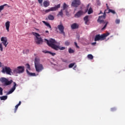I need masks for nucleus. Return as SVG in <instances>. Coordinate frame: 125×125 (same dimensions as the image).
I'll list each match as a JSON object with an SVG mask.
<instances>
[{
    "instance_id": "55",
    "label": "nucleus",
    "mask_w": 125,
    "mask_h": 125,
    "mask_svg": "<svg viewBox=\"0 0 125 125\" xmlns=\"http://www.w3.org/2000/svg\"><path fill=\"white\" fill-rule=\"evenodd\" d=\"M48 33H49V31H48Z\"/></svg>"
},
{
    "instance_id": "28",
    "label": "nucleus",
    "mask_w": 125,
    "mask_h": 125,
    "mask_svg": "<svg viewBox=\"0 0 125 125\" xmlns=\"http://www.w3.org/2000/svg\"><path fill=\"white\" fill-rule=\"evenodd\" d=\"M87 57L88 59H90V60H93V56H92L91 54L88 55Z\"/></svg>"
},
{
    "instance_id": "18",
    "label": "nucleus",
    "mask_w": 125,
    "mask_h": 125,
    "mask_svg": "<svg viewBox=\"0 0 125 125\" xmlns=\"http://www.w3.org/2000/svg\"><path fill=\"white\" fill-rule=\"evenodd\" d=\"M26 73L28 74V76H30V77H36V73H30L27 69H26Z\"/></svg>"
},
{
    "instance_id": "25",
    "label": "nucleus",
    "mask_w": 125,
    "mask_h": 125,
    "mask_svg": "<svg viewBox=\"0 0 125 125\" xmlns=\"http://www.w3.org/2000/svg\"><path fill=\"white\" fill-rule=\"evenodd\" d=\"M75 64V62H73V63H70V64H69L68 65V67L69 68H71L72 67L74 66Z\"/></svg>"
},
{
    "instance_id": "7",
    "label": "nucleus",
    "mask_w": 125,
    "mask_h": 125,
    "mask_svg": "<svg viewBox=\"0 0 125 125\" xmlns=\"http://www.w3.org/2000/svg\"><path fill=\"white\" fill-rule=\"evenodd\" d=\"M25 71V67L23 66H18L13 70L14 74H22Z\"/></svg>"
},
{
    "instance_id": "12",
    "label": "nucleus",
    "mask_w": 125,
    "mask_h": 125,
    "mask_svg": "<svg viewBox=\"0 0 125 125\" xmlns=\"http://www.w3.org/2000/svg\"><path fill=\"white\" fill-rule=\"evenodd\" d=\"M59 8H61V5L60 4H59L57 6H55V7H52V8H50V9H48V13L49 12H53L54 11H57V10H58Z\"/></svg>"
},
{
    "instance_id": "32",
    "label": "nucleus",
    "mask_w": 125,
    "mask_h": 125,
    "mask_svg": "<svg viewBox=\"0 0 125 125\" xmlns=\"http://www.w3.org/2000/svg\"><path fill=\"white\" fill-rule=\"evenodd\" d=\"M2 91H3V89H2V88L0 87V95H2L3 94Z\"/></svg>"
},
{
    "instance_id": "44",
    "label": "nucleus",
    "mask_w": 125,
    "mask_h": 125,
    "mask_svg": "<svg viewBox=\"0 0 125 125\" xmlns=\"http://www.w3.org/2000/svg\"><path fill=\"white\" fill-rule=\"evenodd\" d=\"M29 49H26L25 50V52H26V53H29Z\"/></svg>"
},
{
    "instance_id": "27",
    "label": "nucleus",
    "mask_w": 125,
    "mask_h": 125,
    "mask_svg": "<svg viewBox=\"0 0 125 125\" xmlns=\"http://www.w3.org/2000/svg\"><path fill=\"white\" fill-rule=\"evenodd\" d=\"M68 52L70 54H72L73 53H74V50L71 49V48H70L68 50Z\"/></svg>"
},
{
    "instance_id": "16",
    "label": "nucleus",
    "mask_w": 125,
    "mask_h": 125,
    "mask_svg": "<svg viewBox=\"0 0 125 125\" xmlns=\"http://www.w3.org/2000/svg\"><path fill=\"white\" fill-rule=\"evenodd\" d=\"M5 26L6 27V30L7 32H9V27H10V21H7L5 23Z\"/></svg>"
},
{
    "instance_id": "48",
    "label": "nucleus",
    "mask_w": 125,
    "mask_h": 125,
    "mask_svg": "<svg viewBox=\"0 0 125 125\" xmlns=\"http://www.w3.org/2000/svg\"><path fill=\"white\" fill-rule=\"evenodd\" d=\"M45 41H46V42L47 43V39H45Z\"/></svg>"
},
{
    "instance_id": "14",
    "label": "nucleus",
    "mask_w": 125,
    "mask_h": 125,
    "mask_svg": "<svg viewBox=\"0 0 125 125\" xmlns=\"http://www.w3.org/2000/svg\"><path fill=\"white\" fill-rule=\"evenodd\" d=\"M69 8V6L66 4V3H64L62 5V10L63 11H65L66 13V15H68V9Z\"/></svg>"
},
{
    "instance_id": "39",
    "label": "nucleus",
    "mask_w": 125,
    "mask_h": 125,
    "mask_svg": "<svg viewBox=\"0 0 125 125\" xmlns=\"http://www.w3.org/2000/svg\"><path fill=\"white\" fill-rule=\"evenodd\" d=\"M88 21H89L88 17H87L86 21L85 22V24H88Z\"/></svg>"
},
{
    "instance_id": "9",
    "label": "nucleus",
    "mask_w": 125,
    "mask_h": 125,
    "mask_svg": "<svg viewBox=\"0 0 125 125\" xmlns=\"http://www.w3.org/2000/svg\"><path fill=\"white\" fill-rule=\"evenodd\" d=\"M81 2L80 0H73L71 3L72 7L77 8L81 5Z\"/></svg>"
},
{
    "instance_id": "40",
    "label": "nucleus",
    "mask_w": 125,
    "mask_h": 125,
    "mask_svg": "<svg viewBox=\"0 0 125 125\" xmlns=\"http://www.w3.org/2000/svg\"><path fill=\"white\" fill-rule=\"evenodd\" d=\"M48 27L50 28V30H52L51 26L50 25V23H49L48 22Z\"/></svg>"
},
{
    "instance_id": "23",
    "label": "nucleus",
    "mask_w": 125,
    "mask_h": 125,
    "mask_svg": "<svg viewBox=\"0 0 125 125\" xmlns=\"http://www.w3.org/2000/svg\"><path fill=\"white\" fill-rule=\"evenodd\" d=\"M92 13H93L92 8L90 7V8H89V10H88V15H90L91 14H92Z\"/></svg>"
},
{
    "instance_id": "1",
    "label": "nucleus",
    "mask_w": 125,
    "mask_h": 125,
    "mask_svg": "<svg viewBox=\"0 0 125 125\" xmlns=\"http://www.w3.org/2000/svg\"><path fill=\"white\" fill-rule=\"evenodd\" d=\"M48 45L56 51H58V50H65V47H61L60 43H58L55 39H53L52 38L48 40Z\"/></svg>"
},
{
    "instance_id": "51",
    "label": "nucleus",
    "mask_w": 125,
    "mask_h": 125,
    "mask_svg": "<svg viewBox=\"0 0 125 125\" xmlns=\"http://www.w3.org/2000/svg\"><path fill=\"white\" fill-rule=\"evenodd\" d=\"M102 13V11H101L100 14H101Z\"/></svg>"
},
{
    "instance_id": "8",
    "label": "nucleus",
    "mask_w": 125,
    "mask_h": 125,
    "mask_svg": "<svg viewBox=\"0 0 125 125\" xmlns=\"http://www.w3.org/2000/svg\"><path fill=\"white\" fill-rule=\"evenodd\" d=\"M2 72L3 74H5L6 73L7 75H11V73H12L11 71V68L7 66H5L2 68Z\"/></svg>"
},
{
    "instance_id": "46",
    "label": "nucleus",
    "mask_w": 125,
    "mask_h": 125,
    "mask_svg": "<svg viewBox=\"0 0 125 125\" xmlns=\"http://www.w3.org/2000/svg\"><path fill=\"white\" fill-rule=\"evenodd\" d=\"M42 52H43V53H47V50L42 51Z\"/></svg>"
},
{
    "instance_id": "13",
    "label": "nucleus",
    "mask_w": 125,
    "mask_h": 125,
    "mask_svg": "<svg viewBox=\"0 0 125 125\" xmlns=\"http://www.w3.org/2000/svg\"><path fill=\"white\" fill-rule=\"evenodd\" d=\"M16 85H17V84H16V83L14 82V85L11 88V89L7 93V95H9V94H11L15 89H16Z\"/></svg>"
},
{
    "instance_id": "31",
    "label": "nucleus",
    "mask_w": 125,
    "mask_h": 125,
    "mask_svg": "<svg viewBox=\"0 0 125 125\" xmlns=\"http://www.w3.org/2000/svg\"><path fill=\"white\" fill-rule=\"evenodd\" d=\"M0 51H3V47H2V44L0 43Z\"/></svg>"
},
{
    "instance_id": "21",
    "label": "nucleus",
    "mask_w": 125,
    "mask_h": 125,
    "mask_svg": "<svg viewBox=\"0 0 125 125\" xmlns=\"http://www.w3.org/2000/svg\"><path fill=\"white\" fill-rule=\"evenodd\" d=\"M7 4H4V5L0 6V12H1V10H3L4 9V6H6Z\"/></svg>"
},
{
    "instance_id": "24",
    "label": "nucleus",
    "mask_w": 125,
    "mask_h": 125,
    "mask_svg": "<svg viewBox=\"0 0 125 125\" xmlns=\"http://www.w3.org/2000/svg\"><path fill=\"white\" fill-rule=\"evenodd\" d=\"M0 99H1V100H6V99H7V96H2L0 97Z\"/></svg>"
},
{
    "instance_id": "2",
    "label": "nucleus",
    "mask_w": 125,
    "mask_h": 125,
    "mask_svg": "<svg viewBox=\"0 0 125 125\" xmlns=\"http://www.w3.org/2000/svg\"><path fill=\"white\" fill-rule=\"evenodd\" d=\"M106 7H107V10H105L104 11V13L103 16H101V17H99V19L97 20V22H99L100 24L105 23V24L104 25V27H103V28H102V30H104L105 29V28H106V27L108 23V21L105 22L104 21V20H105V19L106 13V12H108L109 9L108 4H106Z\"/></svg>"
},
{
    "instance_id": "49",
    "label": "nucleus",
    "mask_w": 125,
    "mask_h": 125,
    "mask_svg": "<svg viewBox=\"0 0 125 125\" xmlns=\"http://www.w3.org/2000/svg\"><path fill=\"white\" fill-rule=\"evenodd\" d=\"M50 2L48 1V6L49 5Z\"/></svg>"
},
{
    "instance_id": "26",
    "label": "nucleus",
    "mask_w": 125,
    "mask_h": 125,
    "mask_svg": "<svg viewBox=\"0 0 125 125\" xmlns=\"http://www.w3.org/2000/svg\"><path fill=\"white\" fill-rule=\"evenodd\" d=\"M48 54H50V55L53 56V57L56 55V53H52V52H50V51H48Z\"/></svg>"
},
{
    "instance_id": "10",
    "label": "nucleus",
    "mask_w": 125,
    "mask_h": 125,
    "mask_svg": "<svg viewBox=\"0 0 125 125\" xmlns=\"http://www.w3.org/2000/svg\"><path fill=\"white\" fill-rule=\"evenodd\" d=\"M1 42L2 43V44H3V45L5 46V47H6L7 46V44H8V42H7V38L6 37H1Z\"/></svg>"
},
{
    "instance_id": "52",
    "label": "nucleus",
    "mask_w": 125,
    "mask_h": 125,
    "mask_svg": "<svg viewBox=\"0 0 125 125\" xmlns=\"http://www.w3.org/2000/svg\"><path fill=\"white\" fill-rule=\"evenodd\" d=\"M45 11H46V12H47V10H46Z\"/></svg>"
},
{
    "instance_id": "47",
    "label": "nucleus",
    "mask_w": 125,
    "mask_h": 125,
    "mask_svg": "<svg viewBox=\"0 0 125 125\" xmlns=\"http://www.w3.org/2000/svg\"><path fill=\"white\" fill-rule=\"evenodd\" d=\"M2 65V63L1 62H0V68L1 67Z\"/></svg>"
},
{
    "instance_id": "5",
    "label": "nucleus",
    "mask_w": 125,
    "mask_h": 125,
    "mask_svg": "<svg viewBox=\"0 0 125 125\" xmlns=\"http://www.w3.org/2000/svg\"><path fill=\"white\" fill-rule=\"evenodd\" d=\"M109 35V33L108 32H107L106 34H102L100 35V34H97L96 35L95 37V41H99L101 40V41H102L103 40H105L106 39V37L107 36H108Z\"/></svg>"
},
{
    "instance_id": "4",
    "label": "nucleus",
    "mask_w": 125,
    "mask_h": 125,
    "mask_svg": "<svg viewBox=\"0 0 125 125\" xmlns=\"http://www.w3.org/2000/svg\"><path fill=\"white\" fill-rule=\"evenodd\" d=\"M32 35L35 37L34 38V41L36 44H42L43 40H42V38L41 37V35L39 33L32 32Z\"/></svg>"
},
{
    "instance_id": "37",
    "label": "nucleus",
    "mask_w": 125,
    "mask_h": 125,
    "mask_svg": "<svg viewBox=\"0 0 125 125\" xmlns=\"http://www.w3.org/2000/svg\"><path fill=\"white\" fill-rule=\"evenodd\" d=\"M115 110H116V107H112L111 108V111H115Z\"/></svg>"
},
{
    "instance_id": "43",
    "label": "nucleus",
    "mask_w": 125,
    "mask_h": 125,
    "mask_svg": "<svg viewBox=\"0 0 125 125\" xmlns=\"http://www.w3.org/2000/svg\"><path fill=\"white\" fill-rule=\"evenodd\" d=\"M39 3L42 4V0H38Z\"/></svg>"
},
{
    "instance_id": "19",
    "label": "nucleus",
    "mask_w": 125,
    "mask_h": 125,
    "mask_svg": "<svg viewBox=\"0 0 125 125\" xmlns=\"http://www.w3.org/2000/svg\"><path fill=\"white\" fill-rule=\"evenodd\" d=\"M21 105V101H20L19 104L15 106L14 113H16L17 112V109H18V107Z\"/></svg>"
},
{
    "instance_id": "22",
    "label": "nucleus",
    "mask_w": 125,
    "mask_h": 125,
    "mask_svg": "<svg viewBox=\"0 0 125 125\" xmlns=\"http://www.w3.org/2000/svg\"><path fill=\"white\" fill-rule=\"evenodd\" d=\"M48 19H49V20L50 21H53L54 20V16H52V15H49L48 16Z\"/></svg>"
},
{
    "instance_id": "17",
    "label": "nucleus",
    "mask_w": 125,
    "mask_h": 125,
    "mask_svg": "<svg viewBox=\"0 0 125 125\" xmlns=\"http://www.w3.org/2000/svg\"><path fill=\"white\" fill-rule=\"evenodd\" d=\"M71 27L72 29H77L79 27V25L78 23H73L71 24Z\"/></svg>"
},
{
    "instance_id": "3",
    "label": "nucleus",
    "mask_w": 125,
    "mask_h": 125,
    "mask_svg": "<svg viewBox=\"0 0 125 125\" xmlns=\"http://www.w3.org/2000/svg\"><path fill=\"white\" fill-rule=\"evenodd\" d=\"M35 67L36 72L40 73L43 70V66L42 64L40 63V59L35 58L34 60Z\"/></svg>"
},
{
    "instance_id": "54",
    "label": "nucleus",
    "mask_w": 125,
    "mask_h": 125,
    "mask_svg": "<svg viewBox=\"0 0 125 125\" xmlns=\"http://www.w3.org/2000/svg\"><path fill=\"white\" fill-rule=\"evenodd\" d=\"M34 55L36 56V54H35Z\"/></svg>"
},
{
    "instance_id": "53",
    "label": "nucleus",
    "mask_w": 125,
    "mask_h": 125,
    "mask_svg": "<svg viewBox=\"0 0 125 125\" xmlns=\"http://www.w3.org/2000/svg\"><path fill=\"white\" fill-rule=\"evenodd\" d=\"M74 67H76V65L74 66Z\"/></svg>"
},
{
    "instance_id": "38",
    "label": "nucleus",
    "mask_w": 125,
    "mask_h": 125,
    "mask_svg": "<svg viewBox=\"0 0 125 125\" xmlns=\"http://www.w3.org/2000/svg\"><path fill=\"white\" fill-rule=\"evenodd\" d=\"M89 7V4L87 5V9L85 10V13H87V11H88V8Z\"/></svg>"
},
{
    "instance_id": "41",
    "label": "nucleus",
    "mask_w": 125,
    "mask_h": 125,
    "mask_svg": "<svg viewBox=\"0 0 125 125\" xmlns=\"http://www.w3.org/2000/svg\"><path fill=\"white\" fill-rule=\"evenodd\" d=\"M75 45L76 48H80V47H79V46H78V45L77 42H75Z\"/></svg>"
},
{
    "instance_id": "35",
    "label": "nucleus",
    "mask_w": 125,
    "mask_h": 125,
    "mask_svg": "<svg viewBox=\"0 0 125 125\" xmlns=\"http://www.w3.org/2000/svg\"><path fill=\"white\" fill-rule=\"evenodd\" d=\"M26 67L27 69H30V64H29V63L26 64Z\"/></svg>"
},
{
    "instance_id": "42",
    "label": "nucleus",
    "mask_w": 125,
    "mask_h": 125,
    "mask_svg": "<svg viewBox=\"0 0 125 125\" xmlns=\"http://www.w3.org/2000/svg\"><path fill=\"white\" fill-rule=\"evenodd\" d=\"M42 22L45 25V26H47V22H46L45 21H42Z\"/></svg>"
},
{
    "instance_id": "45",
    "label": "nucleus",
    "mask_w": 125,
    "mask_h": 125,
    "mask_svg": "<svg viewBox=\"0 0 125 125\" xmlns=\"http://www.w3.org/2000/svg\"><path fill=\"white\" fill-rule=\"evenodd\" d=\"M96 42H94L93 43H92V45H93V46L96 45Z\"/></svg>"
},
{
    "instance_id": "33",
    "label": "nucleus",
    "mask_w": 125,
    "mask_h": 125,
    "mask_svg": "<svg viewBox=\"0 0 125 125\" xmlns=\"http://www.w3.org/2000/svg\"><path fill=\"white\" fill-rule=\"evenodd\" d=\"M115 22L117 24H119L120 23V20L117 19L115 20Z\"/></svg>"
},
{
    "instance_id": "36",
    "label": "nucleus",
    "mask_w": 125,
    "mask_h": 125,
    "mask_svg": "<svg viewBox=\"0 0 125 125\" xmlns=\"http://www.w3.org/2000/svg\"><path fill=\"white\" fill-rule=\"evenodd\" d=\"M65 44L66 45V46H69L70 45V42H68V41H66L65 42Z\"/></svg>"
},
{
    "instance_id": "15",
    "label": "nucleus",
    "mask_w": 125,
    "mask_h": 125,
    "mask_svg": "<svg viewBox=\"0 0 125 125\" xmlns=\"http://www.w3.org/2000/svg\"><path fill=\"white\" fill-rule=\"evenodd\" d=\"M84 13L83 11H79V12H77L76 14L75 15V18H80L81 16H83V15Z\"/></svg>"
},
{
    "instance_id": "34",
    "label": "nucleus",
    "mask_w": 125,
    "mask_h": 125,
    "mask_svg": "<svg viewBox=\"0 0 125 125\" xmlns=\"http://www.w3.org/2000/svg\"><path fill=\"white\" fill-rule=\"evenodd\" d=\"M88 17V16H85V17H84V18H83V20L85 22H86Z\"/></svg>"
},
{
    "instance_id": "29",
    "label": "nucleus",
    "mask_w": 125,
    "mask_h": 125,
    "mask_svg": "<svg viewBox=\"0 0 125 125\" xmlns=\"http://www.w3.org/2000/svg\"><path fill=\"white\" fill-rule=\"evenodd\" d=\"M43 6L44 7H47V1L45 0L43 2Z\"/></svg>"
},
{
    "instance_id": "11",
    "label": "nucleus",
    "mask_w": 125,
    "mask_h": 125,
    "mask_svg": "<svg viewBox=\"0 0 125 125\" xmlns=\"http://www.w3.org/2000/svg\"><path fill=\"white\" fill-rule=\"evenodd\" d=\"M58 28L60 32V33L63 34V35H65V32L64 31V27L62 24H60L58 25Z\"/></svg>"
},
{
    "instance_id": "6",
    "label": "nucleus",
    "mask_w": 125,
    "mask_h": 125,
    "mask_svg": "<svg viewBox=\"0 0 125 125\" xmlns=\"http://www.w3.org/2000/svg\"><path fill=\"white\" fill-rule=\"evenodd\" d=\"M0 82H1L2 83H4L3 84L5 86L7 85H10V84L12 83H13V81L11 80L10 81H8V79L4 77H2L0 78Z\"/></svg>"
},
{
    "instance_id": "20",
    "label": "nucleus",
    "mask_w": 125,
    "mask_h": 125,
    "mask_svg": "<svg viewBox=\"0 0 125 125\" xmlns=\"http://www.w3.org/2000/svg\"><path fill=\"white\" fill-rule=\"evenodd\" d=\"M109 13H112V14H113L114 15L116 14L115 11H114V10H111V9H109L108 12H106L107 14H109Z\"/></svg>"
},
{
    "instance_id": "30",
    "label": "nucleus",
    "mask_w": 125,
    "mask_h": 125,
    "mask_svg": "<svg viewBox=\"0 0 125 125\" xmlns=\"http://www.w3.org/2000/svg\"><path fill=\"white\" fill-rule=\"evenodd\" d=\"M58 15H59L61 17H63V10H61V11L59 12Z\"/></svg>"
},
{
    "instance_id": "50",
    "label": "nucleus",
    "mask_w": 125,
    "mask_h": 125,
    "mask_svg": "<svg viewBox=\"0 0 125 125\" xmlns=\"http://www.w3.org/2000/svg\"><path fill=\"white\" fill-rule=\"evenodd\" d=\"M45 33H47V30H46V31H45Z\"/></svg>"
}]
</instances>
